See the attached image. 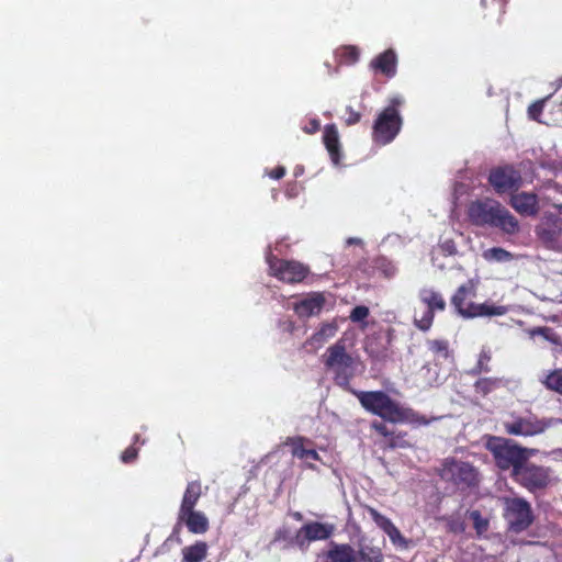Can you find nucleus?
I'll return each mask as SVG.
<instances>
[{
    "label": "nucleus",
    "mask_w": 562,
    "mask_h": 562,
    "mask_svg": "<svg viewBox=\"0 0 562 562\" xmlns=\"http://www.w3.org/2000/svg\"><path fill=\"white\" fill-rule=\"evenodd\" d=\"M531 336H541L543 337V339L554 344V345H558L560 344V338L559 336L557 335V333L550 328V327H537V328H533L531 331H530Z\"/></svg>",
    "instance_id": "33"
},
{
    "label": "nucleus",
    "mask_w": 562,
    "mask_h": 562,
    "mask_svg": "<svg viewBox=\"0 0 562 562\" xmlns=\"http://www.w3.org/2000/svg\"><path fill=\"white\" fill-rule=\"evenodd\" d=\"M181 522H184L192 533H204L210 526L207 517L202 512L196 510L186 512V514L179 513L177 527Z\"/></svg>",
    "instance_id": "17"
},
{
    "label": "nucleus",
    "mask_w": 562,
    "mask_h": 562,
    "mask_svg": "<svg viewBox=\"0 0 562 562\" xmlns=\"http://www.w3.org/2000/svg\"><path fill=\"white\" fill-rule=\"evenodd\" d=\"M542 383L548 390L562 394V368L551 371L544 380H542Z\"/></svg>",
    "instance_id": "30"
},
{
    "label": "nucleus",
    "mask_w": 562,
    "mask_h": 562,
    "mask_svg": "<svg viewBox=\"0 0 562 562\" xmlns=\"http://www.w3.org/2000/svg\"><path fill=\"white\" fill-rule=\"evenodd\" d=\"M347 112L349 113V116L346 119L347 125H353L360 121V113L356 112L351 106L347 108Z\"/></svg>",
    "instance_id": "40"
},
{
    "label": "nucleus",
    "mask_w": 562,
    "mask_h": 562,
    "mask_svg": "<svg viewBox=\"0 0 562 562\" xmlns=\"http://www.w3.org/2000/svg\"><path fill=\"white\" fill-rule=\"evenodd\" d=\"M458 254L456 243L452 239L441 240L438 247L434 250L431 261L434 266L439 269H443L445 265L438 262V255L442 256H454Z\"/></svg>",
    "instance_id": "26"
},
{
    "label": "nucleus",
    "mask_w": 562,
    "mask_h": 562,
    "mask_svg": "<svg viewBox=\"0 0 562 562\" xmlns=\"http://www.w3.org/2000/svg\"><path fill=\"white\" fill-rule=\"evenodd\" d=\"M418 297L426 305L427 310L437 312L446 308V301L442 295L431 288H423L419 291Z\"/></svg>",
    "instance_id": "22"
},
{
    "label": "nucleus",
    "mask_w": 562,
    "mask_h": 562,
    "mask_svg": "<svg viewBox=\"0 0 562 562\" xmlns=\"http://www.w3.org/2000/svg\"><path fill=\"white\" fill-rule=\"evenodd\" d=\"M202 494L201 484L198 481L190 482L186 488L179 513L194 510V507Z\"/></svg>",
    "instance_id": "23"
},
{
    "label": "nucleus",
    "mask_w": 562,
    "mask_h": 562,
    "mask_svg": "<svg viewBox=\"0 0 562 562\" xmlns=\"http://www.w3.org/2000/svg\"><path fill=\"white\" fill-rule=\"evenodd\" d=\"M324 143L335 165L339 162V137L335 125H328L324 132Z\"/></svg>",
    "instance_id": "24"
},
{
    "label": "nucleus",
    "mask_w": 562,
    "mask_h": 562,
    "mask_svg": "<svg viewBox=\"0 0 562 562\" xmlns=\"http://www.w3.org/2000/svg\"><path fill=\"white\" fill-rule=\"evenodd\" d=\"M486 448L493 454L496 465L501 470L512 469V475H514L515 471L520 468L524 462L528 461L530 456L536 451L533 449L522 448L513 440L501 437L490 438Z\"/></svg>",
    "instance_id": "3"
},
{
    "label": "nucleus",
    "mask_w": 562,
    "mask_h": 562,
    "mask_svg": "<svg viewBox=\"0 0 562 562\" xmlns=\"http://www.w3.org/2000/svg\"><path fill=\"white\" fill-rule=\"evenodd\" d=\"M559 418H537L536 416L517 417L513 420L505 422L504 428L507 434L514 436H536L544 432L548 428L561 424Z\"/></svg>",
    "instance_id": "8"
},
{
    "label": "nucleus",
    "mask_w": 562,
    "mask_h": 562,
    "mask_svg": "<svg viewBox=\"0 0 562 562\" xmlns=\"http://www.w3.org/2000/svg\"><path fill=\"white\" fill-rule=\"evenodd\" d=\"M491 352L488 350L483 349L480 352L479 360L476 366L471 370L472 374H479L482 372H490L491 367L488 366V362L491 361Z\"/></svg>",
    "instance_id": "32"
},
{
    "label": "nucleus",
    "mask_w": 562,
    "mask_h": 562,
    "mask_svg": "<svg viewBox=\"0 0 562 562\" xmlns=\"http://www.w3.org/2000/svg\"><path fill=\"white\" fill-rule=\"evenodd\" d=\"M362 407L391 423L407 418L406 411L383 391H352Z\"/></svg>",
    "instance_id": "4"
},
{
    "label": "nucleus",
    "mask_w": 562,
    "mask_h": 562,
    "mask_svg": "<svg viewBox=\"0 0 562 562\" xmlns=\"http://www.w3.org/2000/svg\"><path fill=\"white\" fill-rule=\"evenodd\" d=\"M136 456H137V450L133 447H130L122 453V461L125 463L132 462L133 460L136 459Z\"/></svg>",
    "instance_id": "41"
},
{
    "label": "nucleus",
    "mask_w": 562,
    "mask_h": 562,
    "mask_svg": "<svg viewBox=\"0 0 562 562\" xmlns=\"http://www.w3.org/2000/svg\"><path fill=\"white\" fill-rule=\"evenodd\" d=\"M267 261L271 273L284 282H301L307 274V269L300 262L278 260L271 254Z\"/></svg>",
    "instance_id": "11"
},
{
    "label": "nucleus",
    "mask_w": 562,
    "mask_h": 562,
    "mask_svg": "<svg viewBox=\"0 0 562 562\" xmlns=\"http://www.w3.org/2000/svg\"><path fill=\"white\" fill-rule=\"evenodd\" d=\"M402 126V117L394 106H387L378 116L373 125V138L380 144L392 142Z\"/></svg>",
    "instance_id": "9"
},
{
    "label": "nucleus",
    "mask_w": 562,
    "mask_h": 562,
    "mask_svg": "<svg viewBox=\"0 0 562 562\" xmlns=\"http://www.w3.org/2000/svg\"><path fill=\"white\" fill-rule=\"evenodd\" d=\"M434 315H435V312L430 311V310H427L424 311L420 315L418 314V312H415V316H414V324L416 325V327H418L420 330H428L431 325H432V322H434Z\"/></svg>",
    "instance_id": "31"
},
{
    "label": "nucleus",
    "mask_w": 562,
    "mask_h": 562,
    "mask_svg": "<svg viewBox=\"0 0 562 562\" xmlns=\"http://www.w3.org/2000/svg\"><path fill=\"white\" fill-rule=\"evenodd\" d=\"M338 330L335 322L325 323L321 328L313 334V336L306 340L305 346H310L312 349L321 348L328 339L333 338Z\"/></svg>",
    "instance_id": "21"
},
{
    "label": "nucleus",
    "mask_w": 562,
    "mask_h": 562,
    "mask_svg": "<svg viewBox=\"0 0 562 562\" xmlns=\"http://www.w3.org/2000/svg\"><path fill=\"white\" fill-rule=\"evenodd\" d=\"M502 379L482 378L474 383V391L481 396H486L502 385Z\"/></svg>",
    "instance_id": "27"
},
{
    "label": "nucleus",
    "mask_w": 562,
    "mask_h": 562,
    "mask_svg": "<svg viewBox=\"0 0 562 562\" xmlns=\"http://www.w3.org/2000/svg\"><path fill=\"white\" fill-rule=\"evenodd\" d=\"M475 296V290L472 284H462L451 299L452 305L464 318L479 316H501L506 313L504 306L490 305L487 303L476 304L470 301Z\"/></svg>",
    "instance_id": "5"
},
{
    "label": "nucleus",
    "mask_w": 562,
    "mask_h": 562,
    "mask_svg": "<svg viewBox=\"0 0 562 562\" xmlns=\"http://www.w3.org/2000/svg\"><path fill=\"white\" fill-rule=\"evenodd\" d=\"M512 206L519 213L532 215L537 212V196L532 193L521 192L512 196Z\"/></svg>",
    "instance_id": "19"
},
{
    "label": "nucleus",
    "mask_w": 562,
    "mask_h": 562,
    "mask_svg": "<svg viewBox=\"0 0 562 562\" xmlns=\"http://www.w3.org/2000/svg\"><path fill=\"white\" fill-rule=\"evenodd\" d=\"M390 446H391L392 448H394V447H396V446H397V442H396L394 439H391V441H390Z\"/></svg>",
    "instance_id": "48"
},
{
    "label": "nucleus",
    "mask_w": 562,
    "mask_h": 562,
    "mask_svg": "<svg viewBox=\"0 0 562 562\" xmlns=\"http://www.w3.org/2000/svg\"><path fill=\"white\" fill-rule=\"evenodd\" d=\"M472 518L474 519V522H475V528L479 532L483 531V530H486L487 529V521L483 520L481 518V515L479 512H473L471 514Z\"/></svg>",
    "instance_id": "39"
},
{
    "label": "nucleus",
    "mask_w": 562,
    "mask_h": 562,
    "mask_svg": "<svg viewBox=\"0 0 562 562\" xmlns=\"http://www.w3.org/2000/svg\"><path fill=\"white\" fill-rule=\"evenodd\" d=\"M372 428L375 429L376 432L381 434L384 437H389L391 435L386 425L381 422H374L372 424Z\"/></svg>",
    "instance_id": "42"
},
{
    "label": "nucleus",
    "mask_w": 562,
    "mask_h": 562,
    "mask_svg": "<svg viewBox=\"0 0 562 562\" xmlns=\"http://www.w3.org/2000/svg\"><path fill=\"white\" fill-rule=\"evenodd\" d=\"M319 130V122L317 120H312L310 122V126L305 127V132L308 134L315 133Z\"/></svg>",
    "instance_id": "44"
},
{
    "label": "nucleus",
    "mask_w": 562,
    "mask_h": 562,
    "mask_svg": "<svg viewBox=\"0 0 562 562\" xmlns=\"http://www.w3.org/2000/svg\"><path fill=\"white\" fill-rule=\"evenodd\" d=\"M513 477L530 492L542 490L549 483V470L527 461L515 471Z\"/></svg>",
    "instance_id": "10"
},
{
    "label": "nucleus",
    "mask_w": 562,
    "mask_h": 562,
    "mask_svg": "<svg viewBox=\"0 0 562 562\" xmlns=\"http://www.w3.org/2000/svg\"><path fill=\"white\" fill-rule=\"evenodd\" d=\"M504 518L512 532L519 533L533 522L531 505L525 498L504 499Z\"/></svg>",
    "instance_id": "7"
},
{
    "label": "nucleus",
    "mask_w": 562,
    "mask_h": 562,
    "mask_svg": "<svg viewBox=\"0 0 562 562\" xmlns=\"http://www.w3.org/2000/svg\"><path fill=\"white\" fill-rule=\"evenodd\" d=\"M285 175L284 167H278L270 172V177L274 179H281Z\"/></svg>",
    "instance_id": "43"
},
{
    "label": "nucleus",
    "mask_w": 562,
    "mask_h": 562,
    "mask_svg": "<svg viewBox=\"0 0 562 562\" xmlns=\"http://www.w3.org/2000/svg\"><path fill=\"white\" fill-rule=\"evenodd\" d=\"M356 549L349 543L331 541L328 549L316 555L315 562H357Z\"/></svg>",
    "instance_id": "13"
},
{
    "label": "nucleus",
    "mask_w": 562,
    "mask_h": 562,
    "mask_svg": "<svg viewBox=\"0 0 562 562\" xmlns=\"http://www.w3.org/2000/svg\"><path fill=\"white\" fill-rule=\"evenodd\" d=\"M544 103H546V99H542V100L536 101L531 105H529L528 115L531 120L540 122L539 116L543 111Z\"/></svg>",
    "instance_id": "36"
},
{
    "label": "nucleus",
    "mask_w": 562,
    "mask_h": 562,
    "mask_svg": "<svg viewBox=\"0 0 562 562\" xmlns=\"http://www.w3.org/2000/svg\"><path fill=\"white\" fill-rule=\"evenodd\" d=\"M323 359L326 369L333 373L336 384L348 387L350 380L356 375L358 362L347 352L346 341L339 339L328 347Z\"/></svg>",
    "instance_id": "2"
},
{
    "label": "nucleus",
    "mask_w": 562,
    "mask_h": 562,
    "mask_svg": "<svg viewBox=\"0 0 562 562\" xmlns=\"http://www.w3.org/2000/svg\"><path fill=\"white\" fill-rule=\"evenodd\" d=\"M482 256L486 261L495 262H507L514 258L513 254L501 247L486 249Z\"/></svg>",
    "instance_id": "29"
},
{
    "label": "nucleus",
    "mask_w": 562,
    "mask_h": 562,
    "mask_svg": "<svg viewBox=\"0 0 562 562\" xmlns=\"http://www.w3.org/2000/svg\"><path fill=\"white\" fill-rule=\"evenodd\" d=\"M369 514L373 521L376 524L378 527H380L384 532L390 529L394 524L384 515L380 514L374 508H369Z\"/></svg>",
    "instance_id": "34"
},
{
    "label": "nucleus",
    "mask_w": 562,
    "mask_h": 562,
    "mask_svg": "<svg viewBox=\"0 0 562 562\" xmlns=\"http://www.w3.org/2000/svg\"><path fill=\"white\" fill-rule=\"evenodd\" d=\"M401 103H402V101H401L400 99H394V100L392 101V105H391V106H394V108H395V105H400Z\"/></svg>",
    "instance_id": "47"
},
{
    "label": "nucleus",
    "mask_w": 562,
    "mask_h": 562,
    "mask_svg": "<svg viewBox=\"0 0 562 562\" xmlns=\"http://www.w3.org/2000/svg\"><path fill=\"white\" fill-rule=\"evenodd\" d=\"M293 517L296 519V520H302L303 519V516L301 513L296 512L293 514Z\"/></svg>",
    "instance_id": "46"
},
{
    "label": "nucleus",
    "mask_w": 562,
    "mask_h": 562,
    "mask_svg": "<svg viewBox=\"0 0 562 562\" xmlns=\"http://www.w3.org/2000/svg\"><path fill=\"white\" fill-rule=\"evenodd\" d=\"M356 554H358L357 562H382L381 551L371 546H361L356 550Z\"/></svg>",
    "instance_id": "28"
},
{
    "label": "nucleus",
    "mask_w": 562,
    "mask_h": 562,
    "mask_svg": "<svg viewBox=\"0 0 562 562\" xmlns=\"http://www.w3.org/2000/svg\"><path fill=\"white\" fill-rule=\"evenodd\" d=\"M468 215L470 221L477 226H491L513 235L519 231L518 221L494 200H479L469 205Z\"/></svg>",
    "instance_id": "1"
},
{
    "label": "nucleus",
    "mask_w": 562,
    "mask_h": 562,
    "mask_svg": "<svg viewBox=\"0 0 562 562\" xmlns=\"http://www.w3.org/2000/svg\"><path fill=\"white\" fill-rule=\"evenodd\" d=\"M439 475L460 490L473 487L479 483V474L475 468L469 462L456 459H446L439 470Z\"/></svg>",
    "instance_id": "6"
},
{
    "label": "nucleus",
    "mask_w": 562,
    "mask_h": 562,
    "mask_svg": "<svg viewBox=\"0 0 562 562\" xmlns=\"http://www.w3.org/2000/svg\"><path fill=\"white\" fill-rule=\"evenodd\" d=\"M293 456L300 458V459H311V460H317L318 453L315 450L312 449H305L301 445H296L293 448Z\"/></svg>",
    "instance_id": "35"
},
{
    "label": "nucleus",
    "mask_w": 562,
    "mask_h": 562,
    "mask_svg": "<svg viewBox=\"0 0 562 562\" xmlns=\"http://www.w3.org/2000/svg\"><path fill=\"white\" fill-rule=\"evenodd\" d=\"M394 544L406 546V540L395 525L385 531Z\"/></svg>",
    "instance_id": "38"
},
{
    "label": "nucleus",
    "mask_w": 562,
    "mask_h": 562,
    "mask_svg": "<svg viewBox=\"0 0 562 562\" xmlns=\"http://www.w3.org/2000/svg\"><path fill=\"white\" fill-rule=\"evenodd\" d=\"M325 303V297L321 293H313L310 296L294 303V311L300 317H310L317 315Z\"/></svg>",
    "instance_id": "18"
},
{
    "label": "nucleus",
    "mask_w": 562,
    "mask_h": 562,
    "mask_svg": "<svg viewBox=\"0 0 562 562\" xmlns=\"http://www.w3.org/2000/svg\"><path fill=\"white\" fill-rule=\"evenodd\" d=\"M207 554V544L203 541H198L192 546L182 549V562H201Z\"/></svg>",
    "instance_id": "25"
},
{
    "label": "nucleus",
    "mask_w": 562,
    "mask_h": 562,
    "mask_svg": "<svg viewBox=\"0 0 562 562\" xmlns=\"http://www.w3.org/2000/svg\"><path fill=\"white\" fill-rule=\"evenodd\" d=\"M427 347L430 356L436 360L435 368H431L430 363L427 362L422 371L426 372V380L428 383L437 382L439 378V371L437 369L439 362L447 361L451 358V351L449 349V342L443 339H430L427 340Z\"/></svg>",
    "instance_id": "12"
},
{
    "label": "nucleus",
    "mask_w": 562,
    "mask_h": 562,
    "mask_svg": "<svg viewBox=\"0 0 562 562\" xmlns=\"http://www.w3.org/2000/svg\"><path fill=\"white\" fill-rule=\"evenodd\" d=\"M353 55H355V59L357 58V50H352Z\"/></svg>",
    "instance_id": "49"
},
{
    "label": "nucleus",
    "mask_w": 562,
    "mask_h": 562,
    "mask_svg": "<svg viewBox=\"0 0 562 562\" xmlns=\"http://www.w3.org/2000/svg\"><path fill=\"white\" fill-rule=\"evenodd\" d=\"M371 66L374 69L380 70L387 77H393L396 72V55L392 49H387L384 53L375 57Z\"/></svg>",
    "instance_id": "20"
},
{
    "label": "nucleus",
    "mask_w": 562,
    "mask_h": 562,
    "mask_svg": "<svg viewBox=\"0 0 562 562\" xmlns=\"http://www.w3.org/2000/svg\"><path fill=\"white\" fill-rule=\"evenodd\" d=\"M536 233L542 244L553 250H561L562 244L560 243L561 225L557 221H543L537 228Z\"/></svg>",
    "instance_id": "16"
},
{
    "label": "nucleus",
    "mask_w": 562,
    "mask_h": 562,
    "mask_svg": "<svg viewBox=\"0 0 562 562\" xmlns=\"http://www.w3.org/2000/svg\"><path fill=\"white\" fill-rule=\"evenodd\" d=\"M488 180L498 192H505L518 187L520 175L510 167L498 168L491 172Z\"/></svg>",
    "instance_id": "15"
},
{
    "label": "nucleus",
    "mask_w": 562,
    "mask_h": 562,
    "mask_svg": "<svg viewBox=\"0 0 562 562\" xmlns=\"http://www.w3.org/2000/svg\"><path fill=\"white\" fill-rule=\"evenodd\" d=\"M335 531L334 525L312 521L303 525L297 533L296 541L303 546L306 541L327 540Z\"/></svg>",
    "instance_id": "14"
},
{
    "label": "nucleus",
    "mask_w": 562,
    "mask_h": 562,
    "mask_svg": "<svg viewBox=\"0 0 562 562\" xmlns=\"http://www.w3.org/2000/svg\"><path fill=\"white\" fill-rule=\"evenodd\" d=\"M368 315H369V308L364 305H358L351 311L349 318L353 323H359V322H362L363 319H366L368 317Z\"/></svg>",
    "instance_id": "37"
},
{
    "label": "nucleus",
    "mask_w": 562,
    "mask_h": 562,
    "mask_svg": "<svg viewBox=\"0 0 562 562\" xmlns=\"http://www.w3.org/2000/svg\"><path fill=\"white\" fill-rule=\"evenodd\" d=\"M347 244L348 245H360V244H362V240L357 237H350L347 239Z\"/></svg>",
    "instance_id": "45"
}]
</instances>
